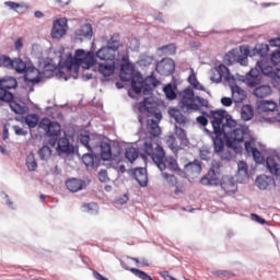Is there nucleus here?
<instances>
[{"label": "nucleus", "mask_w": 280, "mask_h": 280, "mask_svg": "<svg viewBox=\"0 0 280 280\" xmlns=\"http://www.w3.org/2000/svg\"><path fill=\"white\" fill-rule=\"evenodd\" d=\"M24 121L28 128H36V126H38L39 118L37 114H28L24 118Z\"/></svg>", "instance_id": "obj_43"}, {"label": "nucleus", "mask_w": 280, "mask_h": 280, "mask_svg": "<svg viewBox=\"0 0 280 280\" xmlns=\"http://www.w3.org/2000/svg\"><path fill=\"white\" fill-rule=\"evenodd\" d=\"M96 156L100 161H121V148H117L116 152L110 148V143L104 142L98 147Z\"/></svg>", "instance_id": "obj_10"}, {"label": "nucleus", "mask_w": 280, "mask_h": 280, "mask_svg": "<svg viewBox=\"0 0 280 280\" xmlns=\"http://www.w3.org/2000/svg\"><path fill=\"white\" fill-rule=\"evenodd\" d=\"M252 154H253V156H254V160H255L257 163H259V159H261V152L258 151L257 148H253V149H252Z\"/></svg>", "instance_id": "obj_64"}, {"label": "nucleus", "mask_w": 280, "mask_h": 280, "mask_svg": "<svg viewBox=\"0 0 280 280\" xmlns=\"http://www.w3.org/2000/svg\"><path fill=\"white\" fill-rule=\"evenodd\" d=\"M144 153L141 154L142 159H148L151 156L153 163L159 167L160 172L164 170H170V172H175L177 176L182 178H187V174L178 167V162L174 156L165 158V150L160 144H156L155 150L151 141H145L143 144Z\"/></svg>", "instance_id": "obj_4"}, {"label": "nucleus", "mask_w": 280, "mask_h": 280, "mask_svg": "<svg viewBox=\"0 0 280 280\" xmlns=\"http://www.w3.org/2000/svg\"><path fill=\"white\" fill-rule=\"evenodd\" d=\"M253 117H255L253 105H243L241 108V119H243V121H250Z\"/></svg>", "instance_id": "obj_31"}, {"label": "nucleus", "mask_w": 280, "mask_h": 280, "mask_svg": "<svg viewBox=\"0 0 280 280\" xmlns=\"http://www.w3.org/2000/svg\"><path fill=\"white\" fill-rule=\"evenodd\" d=\"M163 91L165 93L166 100H170L171 102L176 100L178 97V94H176V85L168 83L163 88Z\"/></svg>", "instance_id": "obj_39"}, {"label": "nucleus", "mask_w": 280, "mask_h": 280, "mask_svg": "<svg viewBox=\"0 0 280 280\" xmlns=\"http://www.w3.org/2000/svg\"><path fill=\"white\" fill-rule=\"evenodd\" d=\"M66 18H60L54 21L51 28L52 38H62V36H67V32L69 31V24Z\"/></svg>", "instance_id": "obj_13"}, {"label": "nucleus", "mask_w": 280, "mask_h": 280, "mask_svg": "<svg viewBox=\"0 0 280 280\" xmlns=\"http://www.w3.org/2000/svg\"><path fill=\"white\" fill-rule=\"evenodd\" d=\"M218 174H220V164L212 165L207 174L210 180H214L213 187L220 185V177H218Z\"/></svg>", "instance_id": "obj_34"}, {"label": "nucleus", "mask_w": 280, "mask_h": 280, "mask_svg": "<svg viewBox=\"0 0 280 280\" xmlns=\"http://www.w3.org/2000/svg\"><path fill=\"white\" fill-rule=\"evenodd\" d=\"M241 54H243V56L245 57H250L253 58V56H255V51H253V49L250 50V48L248 46H243L241 47Z\"/></svg>", "instance_id": "obj_59"}, {"label": "nucleus", "mask_w": 280, "mask_h": 280, "mask_svg": "<svg viewBox=\"0 0 280 280\" xmlns=\"http://www.w3.org/2000/svg\"><path fill=\"white\" fill-rule=\"evenodd\" d=\"M38 154H39V159L42 161H49V159H51V148H49V145H43L39 150H38Z\"/></svg>", "instance_id": "obj_44"}, {"label": "nucleus", "mask_w": 280, "mask_h": 280, "mask_svg": "<svg viewBox=\"0 0 280 280\" xmlns=\"http://www.w3.org/2000/svg\"><path fill=\"white\" fill-rule=\"evenodd\" d=\"M59 69L56 62H54V59H48L44 62L42 71H39V78H54V74L56 71L58 73Z\"/></svg>", "instance_id": "obj_18"}, {"label": "nucleus", "mask_w": 280, "mask_h": 280, "mask_svg": "<svg viewBox=\"0 0 280 280\" xmlns=\"http://www.w3.org/2000/svg\"><path fill=\"white\" fill-rule=\"evenodd\" d=\"M211 115L213 131L205 128L203 132L212 139L215 154L223 152L224 143L226 148H231L236 154H240L242 152L240 143H244V139H247L248 126L237 124V120L226 109L211 110Z\"/></svg>", "instance_id": "obj_1"}, {"label": "nucleus", "mask_w": 280, "mask_h": 280, "mask_svg": "<svg viewBox=\"0 0 280 280\" xmlns=\"http://www.w3.org/2000/svg\"><path fill=\"white\" fill-rule=\"evenodd\" d=\"M129 176L139 183L140 187H148V170L145 167H136L129 171Z\"/></svg>", "instance_id": "obj_15"}, {"label": "nucleus", "mask_w": 280, "mask_h": 280, "mask_svg": "<svg viewBox=\"0 0 280 280\" xmlns=\"http://www.w3.org/2000/svg\"><path fill=\"white\" fill-rule=\"evenodd\" d=\"M221 104H222V106H225V107L232 106L233 105V98L223 96L221 98Z\"/></svg>", "instance_id": "obj_63"}, {"label": "nucleus", "mask_w": 280, "mask_h": 280, "mask_svg": "<svg viewBox=\"0 0 280 280\" xmlns=\"http://www.w3.org/2000/svg\"><path fill=\"white\" fill-rule=\"evenodd\" d=\"M66 187L72 194H78V191L86 189V182L84 179L71 178L66 182Z\"/></svg>", "instance_id": "obj_20"}, {"label": "nucleus", "mask_w": 280, "mask_h": 280, "mask_svg": "<svg viewBox=\"0 0 280 280\" xmlns=\"http://www.w3.org/2000/svg\"><path fill=\"white\" fill-rule=\"evenodd\" d=\"M12 69H14L16 73H24V82L27 86H34L35 84H39L40 70L34 67V65H27L21 58L12 59Z\"/></svg>", "instance_id": "obj_7"}, {"label": "nucleus", "mask_w": 280, "mask_h": 280, "mask_svg": "<svg viewBox=\"0 0 280 280\" xmlns=\"http://www.w3.org/2000/svg\"><path fill=\"white\" fill-rule=\"evenodd\" d=\"M255 56H259L260 58H266L268 56V51H270V46L268 44H257L253 49Z\"/></svg>", "instance_id": "obj_38"}, {"label": "nucleus", "mask_w": 280, "mask_h": 280, "mask_svg": "<svg viewBox=\"0 0 280 280\" xmlns=\"http://www.w3.org/2000/svg\"><path fill=\"white\" fill-rule=\"evenodd\" d=\"M12 59L5 55H0V67H4V69H12Z\"/></svg>", "instance_id": "obj_51"}, {"label": "nucleus", "mask_w": 280, "mask_h": 280, "mask_svg": "<svg viewBox=\"0 0 280 280\" xmlns=\"http://www.w3.org/2000/svg\"><path fill=\"white\" fill-rule=\"evenodd\" d=\"M155 71L164 77L174 75V72L176 71V62H174L173 59L164 58L156 63Z\"/></svg>", "instance_id": "obj_14"}, {"label": "nucleus", "mask_w": 280, "mask_h": 280, "mask_svg": "<svg viewBox=\"0 0 280 280\" xmlns=\"http://www.w3.org/2000/svg\"><path fill=\"white\" fill-rule=\"evenodd\" d=\"M266 166L270 174H273V176H280V165L277 163V159H275V156H268L266 159Z\"/></svg>", "instance_id": "obj_27"}, {"label": "nucleus", "mask_w": 280, "mask_h": 280, "mask_svg": "<svg viewBox=\"0 0 280 280\" xmlns=\"http://www.w3.org/2000/svg\"><path fill=\"white\" fill-rule=\"evenodd\" d=\"M211 82H215V84H220L222 82V79L224 78L225 82H235V77L231 75V71H229V68L224 65H219L217 68H212L210 70Z\"/></svg>", "instance_id": "obj_11"}, {"label": "nucleus", "mask_w": 280, "mask_h": 280, "mask_svg": "<svg viewBox=\"0 0 280 280\" xmlns=\"http://www.w3.org/2000/svg\"><path fill=\"white\" fill-rule=\"evenodd\" d=\"M209 119H211V121H213V115L207 113V112H201V116H198L196 118L197 124H199V126H202L203 128L207 127V125L209 124Z\"/></svg>", "instance_id": "obj_41"}, {"label": "nucleus", "mask_w": 280, "mask_h": 280, "mask_svg": "<svg viewBox=\"0 0 280 280\" xmlns=\"http://www.w3.org/2000/svg\"><path fill=\"white\" fill-rule=\"evenodd\" d=\"M7 104H9L11 110L15 113V115H25V113H27V106L21 105L14 100L7 102Z\"/></svg>", "instance_id": "obj_33"}, {"label": "nucleus", "mask_w": 280, "mask_h": 280, "mask_svg": "<svg viewBox=\"0 0 280 280\" xmlns=\"http://www.w3.org/2000/svg\"><path fill=\"white\" fill-rule=\"evenodd\" d=\"M271 62L277 67V65H280V49H277L271 54Z\"/></svg>", "instance_id": "obj_57"}, {"label": "nucleus", "mask_w": 280, "mask_h": 280, "mask_svg": "<svg viewBox=\"0 0 280 280\" xmlns=\"http://www.w3.org/2000/svg\"><path fill=\"white\" fill-rule=\"evenodd\" d=\"M98 73L104 78H110L115 73V61H109V63H101L98 66Z\"/></svg>", "instance_id": "obj_28"}, {"label": "nucleus", "mask_w": 280, "mask_h": 280, "mask_svg": "<svg viewBox=\"0 0 280 280\" xmlns=\"http://www.w3.org/2000/svg\"><path fill=\"white\" fill-rule=\"evenodd\" d=\"M163 50L166 54L174 55V54H176V45L170 44V45L163 46Z\"/></svg>", "instance_id": "obj_60"}, {"label": "nucleus", "mask_w": 280, "mask_h": 280, "mask_svg": "<svg viewBox=\"0 0 280 280\" xmlns=\"http://www.w3.org/2000/svg\"><path fill=\"white\" fill-rule=\"evenodd\" d=\"M187 176H196L202 172V165L199 160H195L194 162H189L185 164L184 171Z\"/></svg>", "instance_id": "obj_22"}, {"label": "nucleus", "mask_w": 280, "mask_h": 280, "mask_svg": "<svg viewBox=\"0 0 280 280\" xmlns=\"http://www.w3.org/2000/svg\"><path fill=\"white\" fill-rule=\"evenodd\" d=\"M74 40H91L93 38V26L89 23L83 24L79 30L74 31Z\"/></svg>", "instance_id": "obj_17"}, {"label": "nucleus", "mask_w": 280, "mask_h": 280, "mask_svg": "<svg viewBox=\"0 0 280 280\" xmlns=\"http://www.w3.org/2000/svg\"><path fill=\"white\" fill-rule=\"evenodd\" d=\"M163 176L170 187H176L178 185V179L174 175H170L167 173H163Z\"/></svg>", "instance_id": "obj_52"}, {"label": "nucleus", "mask_w": 280, "mask_h": 280, "mask_svg": "<svg viewBox=\"0 0 280 280\" xmlns=\"http://www.w3.org/2000/svg\"><path fill=\"white\" fill-rule=\"evenodd\" d=\"M256 185L262 190L268 189L272 185V177L260 175L256 178Z\"/></svg>", "instance_id": "obj_37"}, {"label": "nucleus", "mask_w": 280, "mask_h": 280, "mask_svg": "<svg viewBox=\"0 0 280 280\" xmlns=\"http://www.w3.org/2000/svg\"><path fill=\"white\" fill-rule=\"evenodd\" d=\"M13 130H14V133L18 136V137H27L28 135V131L23 129V127L19 126V125H14L13 127Z\"/></svg>", "instance_id": "obj_53"}, {"label": "nucleus", "mask_w": 280, "mask_h": 280, "mask_svg": "<svg viewBox=\"0 0 280 280\" xmlns=\"http://www.w3.org/2000/svg\"><path fill=\"white\" fill-rule=\"evenodd\" d=\"M80 65H83V69H91L95 66V55L93 52H88L83 58L77 59Z\"/></svg>", "instance_id": "obj_32"}, {"label": "nucleus", "mask_w": 280, "mask_h": 280, "mask_svg": "<svg viewBox=\"0 0 280 280\" xmlns=\"http://www.w3.org/2000/svg\"><path fill=\"white\" fill-rule=\"evenodd\" d=\"M125 156L129 163H135V160L139 159V150L135 147H128L125 150Z\"/></svg>", "instance_id": "obj_40"}, {"label": "nucleus", "mask_w": 280, "mask_h": 280, "mask_svg": "<svg viewBox=\"0 0 280 280\" xmlns=\"http://www.w3.org/2000/svg\"><path fill=\"white\" fill-rule=\"evenodd\" d=\"M253 222H257L258 224H266V219L259 217L258 214H250Z\"/></svg>", "instance_id": "obj_62"}, {"label": "nucleus", "mask_w": 280, "mask_h": 280, "mask_svg": "<svg viewBox=\"0 0 280 280\" xmlns=\"http://www.w3.org/2000/svg\"><path fill=\"white\" fill-rule=\"evenodd\" d=\"M253 95L258 100H264L272 95V86L268 84H262L254 89Z\"/></svg>", "instance_id": "obj_23"}, {"label": "nucleus", "mask_w": 280, "mask_h": 280, "mask_svg": "<svg viewBox=\"0 0 280 280\" xmlns=\"http://www.w3.org/2000/svg\"><path fill=\"white\" fill-rule=\"evenodd\" d=\"M12 100H14V94L0 86V102H4L7 104V102H12Z\"/></svg>", "instance_id": "obj_45"}, {"label": "nucleus", "mask_w": 280, "mask_h": 280, "mask_svg": "<svg viewBox=\"0 0 280 280\" xmlns=\"http://www.w3.org/2000/svg\"><path fill=\"white\" fill-rule=\"evenodd\" d=\"M232 98L235 104H242L246 100V91H244L237 83L232 82L230 85Z\"/></svg>", "instance_id": "obj_19"}, {"label": "nucleus", "mask_w": 280, "mask_h": 280, "mask_svg": "<svg viewBox=\"0 0 280 280\" xmlns=\"http://www.w3.org/2000/svg\"><path fill=\"white\" fill-rule=\"evenodd\" d=\"M221 161H231L233 159V154L229 150L221 151L220 154Z\"/></svg>", "instance_id": "obj_58"}, {"label": "nucleus", "mask_w": 280, "mask_h": 280, "mask_svg": "<svg viewBox=\"0 0 280 280\" xmlns=\"http://www.w3.org/2000/svg\"><path fill=\"white\" fill-rule=\"evenodd\" d=\"M78 61V59H73L71 57V54H69V57L62 61V59L59 61V69H58V75L59 78H65V72L62 69H68V71H71L73 69V65Z\"/></svg>", "instance_id": "obj_25"}, {"label": "nucleus", "mask_w": 280, "mask_h": 280, "mask_svg": "<svg viewBox=\"0 0 280 280\" xmlns=\"http://www.w3.org/2000/svg\"><path fill=\"white\" fill-rule=\"evenodd\" d=\"M221 188L225 194H235V182L231 179L223 182L221 183Z\"/></svg>", "instance_id": "obj_46"}, {"label": "nucleus", "mask_w": 280, "mask_h": 280, "mask_svg": "<svg viewBox=\"0 0 280 280\" xmlns=\"http://www.w3.org/2000/svg\"><path fill=\"white\" fill-rule=\"evenodd\" d=\"M245 84L248 89H255L261 84V72H259V68H253L245 77Z\"/></svg>", "instance_id": "obj_16"}, {"label": "nucleus", "mask_w": 280, "mask_h": 280, "mask_svg": "<svg viewBox=\"0 0 280 280\" xmlns=\"http://www.w3.org/2000/svg\"><path fill=\"white\" fill-rule=\"evenodd\" d=\"M130 272H132L135 277H138V279H141V280H154L150 277V275L145 273V271H142L141 269L131 268Z\"/></svg>", "instance_id": "obj_50"}, {"label": "nucleus", "mask_w": 280, "mask_h": 280, "mask_svg": "<svg viewBox=\"0 0 280 280\" xmlns=\"http://www.w3.org/2000/svg\"><path fill=\"white\" fill-rule=\"evenodd\" d=\"M0 86L5 91H12V89H16V86H19V81H16V78L11 75L0 77Z\"/></svg>", "instance_id": "obj_24"}, {"label": "nucleus", "mask_w": 280, "mask_h": 280, "mask_svg": "<svg viewBox=\"0 0 280 280\" xmlns=\"http://www.w3.org/2000/svg\"><path fill=\"white\" fill-rule=\"evenodd\" d=\"M168 115L170 117H172V119H175V121L179 124V126L183 124H187V117H185V115H183V113L176 107L170 108Z\"/></svg>", "instance_id": "obj_30"}, {"label": "nucleus", "mask_w": 280, "mask_h": 280, "mask_svg": "<svg viewBox=\"0 0 280 280\" xmlns=\"http://www.w3.org/2000/svg\"><path fill=\"white\" fill-rule=\"evenodd\" d=\"M256 69H258L260 75L262 73V75H267L268 78H272V73L275 71V68L265 61H257Z\"/></svg>", "instance_id": "obj_29"}, {"label": "nucleus", "mask_w": 280, "mask_h": 280, "mask_svg": "<svg viewBox=\"0 0 280 280\" xmlns=\"http://www.w3.org/2000/svg\"><path fill=\"white\" fill-rule=\"evenodd\" d=\"M79 141L81 145H84L89 150V152H92V154H97V150H100V147L104 143L102 141V136L97 133H81L79 136Z\"/></svg>", "instance_id": "obj_9"}, {"label": "nucleus", "mask_w": 280, "mask_h": 280, "mask_svg": "<svg viewBox=\"0 0 280 280\" xmlns=\"http://www.w3.org/2000/svg\"><path fill=\"white\" fill-rule=\"evenodd\" d=\"M82 163L85 165V167L89 168H94V167H100V156L93 152H89L83 154L82 156Z\"/></svg>", "instance_id": "obj_21"}, {"label": "nucleus", "mask_w": 280, "mask_h": 280, "mask_svg": "<svg viewBox=\"0 0 280 280\" xmlns=\"http://www.w3.org/2000/svg\"><path fill=\"white\" fill-rule=\"evenodd\" d=\"M247 133L248 136L244 138L243 143L245 145L246 152H253V136L250 135V128L247 127Z\"/></svg>", "instance_id": "obj_48"}, {"label": "nucleus", "mask_w": 280, "mask_h": 280, "mask_svg": "<svg viewBox=\"0 0 280 280\" xmlns=\"http://www.w3.org/2000/svg\"><path fill=\"white\" fill-rule=\"evenodd\" d=\"M82 211L84 213H90V215H95L97 214V203L95 202L86 203L82 206Z\"/></svg>", "instance_id": "obj_47"}, {"label": "nucleus", "mask_w": 280, "mask_h": 280, "mask_svg": "<svg viewBox=\"0 0 280 280\" xmlns=\"http://www.w3.org/2000/svg\"><path fill=\"white\" fill-rule=\"evenodd\" d=\"M238 167V176H242L243 178H248V164L244 161H240L237 163Z\"/></svg>", "instance_id": "obj_49"}, {"label": "nucleus", "mask_w": 280, "mask_h": 280, "mask_svg": "<svg viewBox=\"0 0 280 280\" xmlns=\"http://www.w3.org/2000/svg\"><path fill=\"white\" fill-rule=\"evenodd\" d=\"M25 165L28 172H36V170H38V162H36V155H34V152L26 155Z\"/></svg>", "instance_id": "obj_36"}, {"label": "nucleus", "mask_w": 280, "mask_h": 280, "mask_svg": "<svg viewBox=\"0 0 280 280\" xmlns=\"http://www.w3.org/2000/svg\"><path fill=\"white\" fill-rule=\"evenodd\" d=\"M179 108L183 113H198L200 108H209V101L203 97L196 96L194 89L186 88L182 93Z\"/></svg>", "instance_id": "obj_5"}, {"label": "nucleus", "mask_w": 280, "mask_h": 280, "mask_svg": "<svg viewBox=\"0 0 280 280\" xmlns=\"http://www.w3.org/2000/svg\"><path fill=\"white\" fill-rule=\"evenodd\" d=\"M98 180L101 183H108V180H110V178H108V172H106V170H101L98 172Z\"/></svg>", "instance_id": "obj_56"}, {"label": "nucleus", "mask_w": 280, "mask_h": 280, "mask_svg": "<svg viewBox=\"0 0 280 280\" xmlns=\"http://www.w3.org/2000/svg\"><path fill=\"white\" fill-rule=\"evenodd\" d=\"M257 108L259 113H275L278 105L275 101H260L257 104Z\"/></svg>", "instance_id": "obj_26"}, {"label": "nucleus", "mask_w": 280, "mask_h": 280, "mask_svg": "<svg viewBox=\"0 0 280 280\" xmlns=\"http://www.w3.org/2000/svg\"><path fill=\"white\" fill-rule=\"evenodd\" d=\"M200 184L205 185L206 187H213V185L215 184V179H210L208 175H205L203 177H201Z\"/></svg>", "instance_id": "obj_55"}, {"label": "nucleus", "mask_w": 280, "mask_h": 280, "mask_svg": "<svg viewBox=\"0 0 280 280\" xmlns=\"http://www.w3.org/2000/svg\"><path fill=\"white\" fill-rule=\"evenodd\" d=\"M38 126L40 130H44L48 145L56 148V143H58V150H60L61 154H73L75 152V147L69 142V138H60V135L62 133V126H60L58 121H51L49 118H43Z\"/></svg>", "instance_id": "obj_3"}, {"label": "nucleus", "mask_w": 280, "mask_h": 280, "mask_svg": "<svg viewBox=\"0 0 280 280\" xmlns=\"http://www.w3.org/2000/svg\"><path fill=\"white\" fill-rule=\"evenodd\" d=\"M175 136L180 141V145H177L176 139L172 137L171 139L173 142L170 143V148L173 152H178V150H183V148H187V145H189V139L187 138L185 129L175 125Z\"/></svg>", "instance_id": "obj_12"}, {"label": "nucleus", "mask_w": 280, "mask_h": 280, "mask_svg": "<svg viewBox=\"0 0 280 280\" xmlns=\"http://www.w3.org/2000/svg\"><path fill=\"white\" fill-rule=\"evenodd\" d=\"M161 84V81L154 77V72L143 78L141 72H137L131 79V89L136 95H152L156 86Z\"/></svg>", "instance_id": "obj_6"}, {"label": "nucleus", "mask_w": 280, "mask_h": 280, "mask_svg": "<svg viewBox=\"0 0 280 280\" xmlns=\"http://www.w3.org/2000/svg\"><path fill=\"white\" fill-rule=\"evenodd\" d=\"M138 110V120L141 126L145 124L144 117H154L147 120V130L151 137L161 136V127H159V121L163 119V114L159 112V103L154 101V97H147L142 102L135 105Z\"/></svg>", "instance_id": "obj_2"}, {"label": "nucleus", "mask_w": 280, "mask_h": 280, "mask_svg": "<svg viewBox=\"0 0 280 280\" xmlns=\"http://www.w3.org/2000/svg\"><path fill=\"white\" fill-rule=\"evenodd\" d=\"M240 51L232 49L230 50L228 54H225V56L223 57V62L225 65H228V67H231V65H236L237 63V56H238Z\"/></svg>", "instance_id": "obj_35"}, {"label": "nucleus", "mask_w": 280, "mask_h": 280, "mask_svg": "<svg viewBox=\"0 0 280 280\" xmlns=\"http://www.w3.org/2000/svg\"><path fill=\"white\" fill-rule=\"evenodd\" d=\"M119 47H121L119 34H114L110 36L107 45L103 46L96 52V58H98L100 60H104L105 62H115V56H117Z\"/></svg>", "instance_id": "obj_8"}, {"label": "nucleus", "mask_w": 280, "mask_h": 280, "mask_svg": "<svg viewBox=\"0 0 280 280\" xmlns=\"http://www.w3.org/2000/svg\"><path fill=\"white\" fill-rule=\"evenodd\" d=\"M1 198L4 200V202L9 207V209H12L13 211L16 210V207H14V202L10 200V196H8V194L2 191Z\"/></svg>", "instance_id": "obj_54"}, {"label": "nucleus", "mask_w": 280, "mask_h": 280, "mask_svg": "<svg viewBox=\"0 0 280 280\" xmlns=\"http://www.w3.org/2000/svg\"><path fill=\"white\" fill-rule=\"evenodd\" d=\"M154 62V56L149 54H143L139 57L138 65L140 67H150Z\"/></svg>", "instance_id": "obj_42"}, {"label": "nucleus", "mask_w": 280, "mask_h": 280, "mask_svg": "<svg viewBox=\"0 0 280 280\" xmlns=\"http://www.w3.org/2000/svg\"><path fill=\"white\" fill-rule=\"evenodd\" d=\"M188 82L191 84L192 88L198 86V79L196 78V73L191 70V74L188 77Z\"/></svg>", "instance_id": "obj_61"}]
</instances>
